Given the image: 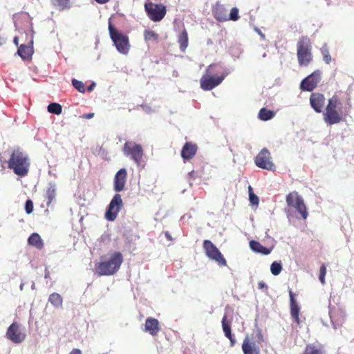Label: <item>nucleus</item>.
Listing matches in <instances>:
<instances>
[{"instance_id":"19","label":"nucleus","mask_w":354,"mask_h":354,"mask_svg":"<svg viewBox=\"0 0 354 354\" xmlns=\"http://www.w3.org/2000/svg\"><path fill=\"white\" fill-rule=\"evenodd\" d=\"M161 330L160 324L156 318L148 317L146 319L145 331L150 333L152 336H156Z\"/></svg>"},{"instance_id":"36","label":"nucleus","mask_w":354,"mask_h":354,"mask_svg":"<svg viewBox=\"0 0 354 354\" xmlns=\"http://www.w3.org/2000/svg\"><path fill=\"white\" fill-rule=\"evenodd\" d=\"M321 53L322 54L324 61L326 64H329L331 62V57L326 44L321 48Z\"/></svg>"},{"instance_id":"51","label":"nucleus","mask_w":354,"mask_h":354,"mask_svg":"<svg viewBox=\"0 0 354 354\" xmlns=\"http://www.w3.org/2000/svg\"><path fill=\"white\" fill-rule=\"evenodd\" d=\"M80 92L84 93L86 90H79Z\"/></svg>"},{"instance_id":"43","label":"nucleus","mask_w":354,"mask_h":354,"mask_svg":"<svg viewBox=\"0 0 354 354\" xmlns=\"http://www.w3.org/2000/svg\"><path fill=\"white\" fill-rule=\"evenodd\" d=\"M326 268L325 265H322L319 270V275H326Z\"/></svg>"},{"instance_id":"2","label":"nucleus","mask_w":354,"mask_h":354,"mask_svg":"<svg viewBox=\"0 0 354 354\" xmlns=\"http://www.w3.org/2000/svg\"><path fill=\"white\" fill-rule=\"evenodd\" d=\"M124 257L120 252H114L109 257H101V261L95 265L99 276H111L120 270Z\"/></svg>"},{"instance_id":"49","label":"nucleus","mask_w":354,"mask_h":354,"mask_svg":"<svg viewBox=\"0 0 354 354\" xmlns=\"http://www.w3.org/2000/svg\"><path fill=\"white\" fill-rule=\"evenodd\" d=\"M95 86V83L92 82L89 86H87L86 88H93Z\"/></svg>"},{"instance_id":"41","label":"nucleus","mask_w":354,"mask_h":354,"mask_svg":"<svg viewBox=\"0 0 354 354\" xmlns=\"http://www.w3.org/2000/svg\"><path fill=\"white\" fill-rule=\"evenodd\" d=\"M72 84L75 88H84V84L75 79L72 80Z\"/></svg>"},{"instance_id":"30","label":"nucleus","mask_w":354,"mask_h":354,"mask_svg":"<svg viewBox=\"0 0 354 354\" xmlns=\"http://www.w3.org/2000/svg\"><path fill=\"white\" fill-rule=\"evenodd\" d=\"M51 3L59 10L69 9L71 7L70 0H50Z\"/></svg>"},{"instance_id":"21","label":"nucleus","mask_w":354,"mask_h":354,"mask_svg":"<svg viewBox=\"0 0 354 354\" xmlns=\"http://www.w3.org/2000/svg\"><path fill=\"white\" fill-rule=\"evenodd\" d=\"M212 15L218 21L223 22L227 21V10L220 3H216L213 7Z\"/></svg>"},{"instance_id":"50","label":"nucleus","mask_w":354,"mask_h":354,"mask_svg":"<svg viewBox=\"0 0 354 354\" xmlns=\"http://www.w3.org/2000/svg\"><path fill=\"white\" fill-rule=\"evenodd\" d=\"M18 40H19V38H18L17 37H15L14 38V40H13V41H14L15 44V45H17V46H18V45H19Z\"/></svg>"},{"instance_id":"17","label":"nucleus","mask_w":354,"mask_h":354,"mask_svg":"<svg viewBox=\"0 0 354 354\" xmlns=\"http://www.w3.org/2000/svg\"><path fill=\"white\" fill-rule=\"evenodd\" d=\"M310 106L317 113H321L325 104V97L319 93H313L310 97Z\"/></svg>"},{"instance_id":"16","label":"nucleus","mask_w":354,"mask_h":354,"mask_svg":"<svg viewBox=\"0 0 354 354\" xmlns=\"http://www.w3.org/2000/svg\"><path fill=\"white\" fill-rule=\"evenodd\" d=\"M127 175V173L125 168H121L116 172L114 177V191L122 192L124 189Z\"/></svg>"},{"instance_id":"14","label":"nucleus","mask_w":354,"mask_h":354,"mask_svg":"<svg viewBox=\"0 0 354 354\" xmlns=\"http://www.w3.org/2000/svg\"><path fill=\"white\" fill-rule=\"evenodd\" d=\"M330 317L334 328L341 327L345 322V312L339 308H333L330 310Z\"/></svg>"},{"instance_id":"42","label":"nucleus","mask_w":354,"mask_h":354,"mask_svg":"<svg viewBox=\"0 0 354 354\" xmlns=\"http://www.w3.org/2000/svg\"><path fill=\"white\" fill-rule=\"evenodd\" d=\"M257 288H259V289L260 290L264 288L267 289V286L264 281H260L259 282L257 283Z\"/></svg>"},{"instance_id":"28","label":"nucleus","mask_w":354,"mask_h":354,"mask_svg":"<svg viewBox=\"0 0 354 354\" xmlns=\"http://www.w3.org/2000/svg\"><path fill=\"white\" fill-rule=\"evenodd\" d=\"M178 42L180 46V49L181 51L184 52L188 46V34L185 29L179 35Z\"/></svg>"},{"instance_id":"18","label":"nucleus","mask_w":354,"mask_h":354,"mask_svg":"<svg viewBox=\"0 0 354 354\" xmlns=\"http://www.w3.org/2000/svg\"><path fill=\"white\" fill-rule=\"evenodd\" d=\"M198 147L196 144L191 142H186L181 149L180 156L184 160H189L196 154Z\"/></svg>"},{"instance_id":"24","label":"nucleus","mask_w":354,"mask_h":354,"mask_svg":"<svg viewBox=\"0 0 354 354\" xmlns=\"http://www.w3.org/2000/svg\"><path fill=\"white\" fill-rule=\"evenodd\" d=\"M222 328L224 335L225 337L228 338L230 342H231V346H233L235 344V338L234 337L232 333V328H230V322L227 320V317L226 315H224L222 318Z\"/></svg>"},{"instance_id":"15","label":"nucleus","mask_w":354,"mask_h":354,"mask_svg":"<svg viewBox=\"0 0 354 354\" xmlns=\"http://www.w3.org/2000/svg\"><path fill=\"white\" fill-rule=\"evenodd\" d=\"M320 71H315L301 82L300 88H315L320 82Z\"/></svg>"},{"instance_id":"20","label":"nucleus","mask_w":354,"mask_h":354,"mask_svg":"<svg viewBox=\"0 0 354 354\" xmlns=\"http://www.w3.org/2000/svg\"><path fill=\"white\" fill-rule=\"evenodd\" d=\"M289 297H290V314L294 322L298 324H300L299 319V306L297 304V300L295 299V295L292 290H288Z\"/></svg>"},{"instance_id":"32","label":"nucleus","mask_w":354,"mask_h":354,"mask_svg":"<svg viewBox=\"0 0 354 354\" xmlns=\"http://www.w3.org/2000/svg\"><path fill=\"white\" fill-rule=\"evenodd\" d=\"M56 188L55 184H50L45 192V197L47 198V205H49L55 197Z\"/></svg>"},{"instance_id":"26","label":"nucleus","mask_w":354,"mask_h":354,"mask_svg":"<svg viewBox=\"0 0 354 354\" xmlns=\"http://www.w3.org/2000/svg\"><path fill=\"white\" fill-rule=\"evenodd\" d=\"M28 242L29 245H31L39 250L44 248L42 239L40 238V236L36 233H33L30 235V236H29Z\"/></svg>"},{"instance_id":"37","label":"nucleus","mask_w":354,"mask_h":354,"mask_svg":"<svg viewBox=\"0 0 354 354\" xmlns=\"http://www.w3.org/2000/svg\"><path fill=\"white\" fill-rule=\"evenodd\" d=\"M239 9L237 8H233L230 11V15H227V21L231 20L236 21L239 19Z\"/></svg>"},{"instance_id":"31","label":"nucleus","mask_w":354,"mask_h":354,"mask_svg":"<svg viewBox=\"0 0 354 354\" xmlns=\"http://www.w3.org/2000/svg\"><path fill=\"white\" fill-rule=\"evenodd\" d=\"M275 115L274 111L267 110L266 108H262L259 111V118L262 121H268L273 118Z\"/></svg>"},{"instance_id":"29","label":"nucleus","mask_w":354,"mask_h":354,"mask_svg":"<svg viewBox=\"0 0 354 354\" xmlns=\"http://www.w3.org/2000/svg\"><path fill=\"white\" fill-rule=\"evenodd\" d=\"M144 39L146 42H155L158 43L159 40V35L155 31L146 29L144 31Z\"/></svg>"},{"instance_id":"6","label":"nucleus","mask_w":354,"mask_h":354,"mask_svg":"<svg viewBox=\"0 0 354 354\" xmlns=\"http://www.w3.org/2000/svg\"><path fill=\"white\" fill-rule=\"evenodd\" d=\"M109 31L110 37L117 50L120 53L127 55L129 53L131 46L128 36L118 32L113 26L111 21L109 22Z\"/></svg>"},{"instance_id":"10","label":"nucleus","mask_w":354,"mask_h":354,"mask_svg":"<svg viewBox=\"0 0 354 354\" xmlns=\"http://www.w3.org/2000/svg\"><path fill=\"white\" fill-rule=\"evenodd\" d=\"M254 163L259 168L268 171H274L276 166L272 161V156L267 148H262L260 152L254 158Z\"/></svg>"},{"instance_id":"3","label":"nucleus","mask_w":354,"mask_h":354,"mask_svg":"<svg viewBox=\"0 0 354 354\" xmlns=\"http://www.w3.org/2000/svg\"><path fill=\"white\" fill-rule=\"evenodd\" d=\"M286 203L289 209H291L299 215L297 218L304 221L308 216V207H306L301 195L297 191L289 192L286 196Z\"/></svg>"},{"instance_id":"38","label":"nucleus","mask_w":354,"mask_h":354,"mask_svg":"<svg viewBox=\"0 0 354 354\" xmlns=\"http://www.w3.org/2000/svg\"><path fill=\"white\" fill-rule=\"evenodd\" d=\"M249 196L250 201L252 205H258V203H259V199L258 198L257 196L254 194L251 187H249Z\"/></svg>"},{"instance_id":"33","label":"nucleus","mask_w":354,"mask_h":354,"mask_svg":"<svg viewBox=\"0 0 354 354\" xmlns=\"http://www.w3.org/2000/svg\"><path fill=\"white\" fill-rule=\"evenodd\" d=\"M48 301L50 304H52L55 306H60L62 304V299L59 294L58 293H53L49 295Z\"/></svg>"},{"instance_id":"11","label":"nucleus","mask_w":354,"mask_h":354,"mask_svg":"<svg viewBox=\"0 0 354 354\" xmlns=\"http://www.w3.org/2000/svg\"><path fill=\"white\" fill-rule=\"evenodd\" d=\"M211 66L207 70V72L201 79V86L202 88H214L218 86L224 80V75H212L210 72Z\"/></svg>"},{"instance_id":"34","label":"nucleus","mask_w":354,"mask_h":354,"mask_svg":"<svg viewBox=\"0 0 354 354\" xmlns=\"http://www.w3.org/2000/svg\"><path fill=\"white\" fill-rule=\"evenodd\" d=\"M48 111L50 113L55 115H59L62 113V106L55 102L50 103L48 106Z\"/></svg>"},{"instance_id":"1","label":"nucleus","mask_w":354,"mask_h":354,"mask_svg":"<svg viewBox=\"0 0 354 354\" xmlns=\"http://www.w3.org/2000/svg\"><path fill=\"white\" fill-rule=\"evenodd\" d=\"M8 168L17 176L25 177L29 171V158L26 153L20 148L12 149L8 162Z\"/></svg>"},{"instance_id":"40","label":"nucleus","mask_w":354,"mask_h":354,"mask_svg":"<svg viewBox=\"0 0 354 354\" xmlns=\"http://www.w3.org/2000/svg\"><path fill=\"white\" fill-rule=\"evenodd\" d=\"M256 337L257 344H261L264 342V336L263 335L261 329L257 330Z\"/></svg>"},{"instance_id":"45","label":"nucleus","mask_w":354,"mask_h":354,"mask_svg":"<svg viewBox=\"0 0 354 354\" xmlns=\"http://www.w3.org/2000/svg\"><path fill=\"white\" fill-rule=\"evenodd\" d=\"M164 234H165V236H166V238L167 239L168 241H173V238L171 236V234L169 233V232H167V231L165 232Z\"/></svg>"},{"instance_id":"9","label":"nucleus","mask_w":354,"mask_h":354,"mask_svg":"<svg viewBox=\"0 0 354 354\" xmlns=\"http://www.w3.org/2000/svg\"><path fill=\"white\" fill-rule=\"evenodd\" d=\"M123 153L126 156H129L137 165H140L143 156V149L140 144L135 142L127 141L123 147Z\"/></svg>"},{"instance_id":"5","label":"nucleus","mask_w":354,"mask_h":354,"mask_svg":"<svg viewBox=\"0 0 354 354\" xmlns=\"http://www.w3.org/2000/svg\"><path fill=\"white\" fill-rule=\"evenodd\" d=\"M324 118L325 122L330 125L337 124L342 120L340 102L336 97H333L328 101Z\"/></svg>"},{"instance_id":"13","label":"nucleus","mask_w":354,"mask_h":354,"mask_svg":"<svg viewBox=\"0 0 354 354\" xmlns=\"http://www.w3.org/2000/svg\"><path fill=\"white\" fill-rule=\"evenodd\" d=\"M6 337L14 344H21L26 337V334L21 331V325L14 322L7 328Z\"/></svg>"},{"instance_id":"8","label":"nucleus","mask_w":354,"mask_h":354,"mask_svg":"<svg viewBox=\"0 0 354 354\" xmlns=\"http://www.w3.org/2000/svg\"><path fill=\"white\" fill-rule=\"evenodd\" d=\"M145 10L148 17L155 22L161 21L167 13V8L162 3H145Z\"/></svg>"},{"instance_id":"4","label":"nucleus","mask_w":354,"mask_h":354,"mask_svg":"<svg viewBox=\"0 0 354 354\" xmlns=\"http://www.w3.org/2000/svg\"><path fill=\"white\" fill-rule=\"evenodd\" d=\"M297 55L301 66H307L313 60L312 43L308 36H301L297 43Z\"/></svg>"},{"instance_id":"39","label":"nucleus","mask_w":354,"mask_h":354,"mask_svg":"<svg viewBox=\"0 0 354 354\" xmlns=\"http://www.w3.org/2000/svg\"><path fill=\"white\" fill-rule=\"evenodd\" d=\"M26 211L28 214H30L33 211V203L31 200H28L26 202Z\"/></svg>"},{"instance_id":"35","label":"nucleus","mask_w":354,"mask_h":354,"mask_svg":"<svg viewBox=\"0 0 354 354\" xmlns=\"http://www.w3.org/2000/svg\"><path fill=\"white\" fill-rule=\"evenodd\" d=\"M282 270V265L281 261H274L272 263L270 266V271L272 274L277 276Z\"/></svg>"},{"instance_id":"25","label":"nucleus","mask_w":354,"mask_h":354,"mask_svg":"<svg viewBox=\"0 0 354 354\" xmlns=\"http://www.w3.org/2000/svg\"><path fill=\"white\" fill-rule=\"evenodd\" d=\"M250 248L252 251L255 253H260L261 254L268 255L271 253L273 247L272 248H265L259 242H257L254 240H251L249 243Z\"/></svg>"},{"instance_id":"23","label":"nucleus","mask_w":354,"mask_h":354,"mask_svg":"<svg viewBox=\"0 0 354 354\" xmlns=\"http://www.w3.org/2000/svg\"><path fill=\"white\" fill-rule=\"evenodd\" d=\"M242 349L244 354H260L259 347H257L248 336H246L243 340Z\"/></svg>"},{"instance_id":"27","label":"nucleus","mask_w":354,"mask_h":354,"mask_svg":"<svg viewBox=\"0 0 354 354\" xmlns=\"http://www.w3.org/2000/svg\"><path fill=\"white\" fill-rule=\"evenodd\" d=\"M302 354H324V351L322 346L309 344L306 346Z\"/></svg>"},{"instance_id":"46","label":"nucleus","mask_w":354,"mask_h":354,"mask_svg":"<svg viewBox=\"0 0 354 354\" xmlns=\"http://www.w3.org/2000/svg\"><path fill=\"white\" fill-rule=\"evenodd\" d=\"M69 354H82V351L78 348H74Z\"/></svg>"},{"instance_id":"12","label":"nucleus","mask_w":354,"mask_h":354,"mask_svg":"<svg viewBox=\"0 0 354 354\" xmlns=\"http://www.w3.org/2000/svg\"><path fill=\"white\" fill-rule=\"evenodd\" d=\"M122 206L121 196L116 194L112 201H110L106 212H105L104 217L109 221L115 220Z\"/></svg>"},{"instance_id":"47","label":"nucleus","mask_w":354,"mask_h":354,"mask_svg":"<svg viewBox=\"0 0 354 354\" xmlns=\"http://www.w3.org/2000/svg\"><path fill=\"white\" fill-rule=\"evenodd\" d=\"M325 276L326 275H319V281L322 285L325 284Z\"/></svg>"},{"instance_id":"48","label":"nucleus","mask_w":354,"mask_h":354,"mask_svg":"<svg viewBox=\"0 0 354 354\" xmlns=\"http://www.w3.org/2000/svg\"><path fill=\"white\" fill-rule=\"evenodd\" d=\"M97 3L104 4L109 2L110 0H95Z\"/></svg>"},{"instance_id":"44","label":"nucleus","mask_w":354,"mask_h":354,"mask_svg":"<svg viewBox=\"0 0 354 354\" xmlns=\"http://www.w3.org/2000/svg\"><path fill=\"white\" fill-rule=\"evenodd\" d=\"M93 115H94L93 113H87L85 115H82V118L88 120V119H91L93 117Z\"/></svg>"},{"instance_id":"22","label":"nucleus","mask_w":354,"mask_h":354,"mask_svg":"<svg viewBox=\"0 0 354 354\" xmlns=\"http://www.w3.org/2000/svg\"><path fill=\"white\" fill-rule=\"evenodd\" d=\"M33 41L31 40L28 44H21L18 47L17 54L24 60H28L31 59L34 53L33 50Z\"/></svg>"},{"instance_id":"7","label":"nucleus","mask_w":354,"mask_h":354,"mask_svg":"<svg viewBox=\"0 0 354 354\" xmlns=\"http://www.w3.org/2000/svg\"><path fill=\"white\" fill-rule=\"evenodd\" d=\"M203 248H204L207 257L217 263L218 266H227L226 259L223 257L218 248L210 240L206 239L203 242Z\"/></svg>"}]
</instances>
